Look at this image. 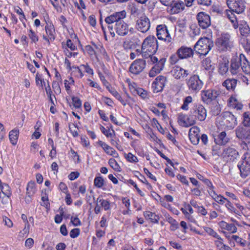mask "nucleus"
Masks as SVG:
<instances>
[{"label":"nucleus","instance_id":"obj_28","mask_svg":"<svg viewBox=\"0 0 250 250\" xmlns=\"http://www.w3.org/2000/svg\"><path fill=\"white\" fill-rule=\"evenodd\" d=\"M45 31L50 41H53L55 38V31L54 26L51 24H47L45 26Z\"/></svg>","mask_w":250,"mask_h":250},{"label":"nucleus","instance_id":"obj_54","mask_svg":"<svg viewBox=\"0 0 250 250\" xmlns=\"http://www.w3.org/2000/svg\"><path fill=\"white\" fill-rule=\"evenodd\" d=\"M30 38L32 40V42H36L38 41V37L36 34L32 30H30V34H29Z\"/></svg>","mask_w":250,"mask_h":250},{"label":"nucleus","instance_id":"obj_47","mask_svg":"<svg viewBox=\"0 0 250 250\" xmlns=\"http://www.w3.org/2000/svg\"><path fill=\"white\" fill-rule=\"evenodd\" d=\"M232 239L234 240L237 243H239L242 246L244 247L246 245V241L237 235H232Z\"/></svg>","mask_w":250,"mask_h":250},{"label":"nucleus","instance_id":"obj_13","mask_svg":"<svg viewBox=\"0 0 250 250\" xmlns=\"http://www.w3.org/2000/svg\"><path fill=\"white\" fill-rule=\"evenodd\" d=\"M150 27V21L145 15H142L137 21L136 27L140 32L146 33L149 30Z\"/></svg>","mask_w":250,"mask_h":250},{"label":"nucleus","instance_id":"obj_63","mask_svg":"<svg viewBox=\"0 0 250 250\" xmlns=\"http://www.w3.org/2000/svg\"><path fill=\"white\" fill-rule=\"evenodd\" d=\"M79 176V173L78 172H71L68 175V178L70 180H74Z\"/></svg>","mask_w":250,"mask_h":250},{"label":"nucleus","instance_id":"obj_26","mask_svg":"<svg viewBox=\"0 0 250 250\" xmlns=\"http://www.w3.org/2000/svg\"><path fill=\"white\" fill-rule=\"evenodd\" d=\"M99 145L102 147L104 151L109 155H112L114 157H116V154L118 155L115 150L106 144L104 142L101 141L98 142Z\"/></svg>","mask_w":250,"mask_h":250},{"label":"nucleus","instance_id":"obj_17","mask_svg":"<svg viewBox=\"0 0 250 250\" xmlns=\"http://www.w3.org/2000/svg\"><path fill=\"white\" fill-rule=\"evenodd\" d=\"M197 18L199 26L203 29H206L210 25V17L204 12L198 13Z\"/></svg>","mask_w":250,"mask_h":250},{"label":"nucleus","instance_id":"obj_46","mask_svg":"<svg viewBox=\"0 0 250 250\" xmlns=\"http://www.w3.org/2000/svg\"><path fill=\"white\" fill-rule=\"evenodd\" d=\"M188 136L191 142L193 145H196L199 143L200 138V135H188Z\"/></svg>","mask_w":250,"mask_h":250},{"label":"nucleus","instance_id":"obj_9","mask_svg":"<svg viewBox=\"0 0 250 250\" xmlns=\"http://www.w3.org/2000/svg\"><path fill=\"white\" fill-rule=\"evenodd\" d=\"M156 35L159 40L167 42H170L172 41V38L165 24L158 25L156 27Z\"/></svg>","mask_w":250,"mask_h":250},{"label":"nucleus","instance_id":"obj_3","mask_svg":"<svg viewBox=\"0 0 250 250\" xmlns=\"http://www.w3.org/2000/svg\"><path fill=\"white\" fill-rule=\"evenodd\" d=\"M148 50H143L142 49V55L144 58L148 59L147 62L155 64L154 66L151 69L149 75L150 77L155 76L159 73L163 69L166 62V58H162L159 60L158 59L153 56V53L149 54Z\"/></svg>","mask_w":250,"mask_h":250},{"label":"nucleus","instance_id":"obj_23","mask_svg":"<svg viewBox=\"0 0 250 250\" xmlns=\"http://www.w3.org/2000/svg\"><path fill=\"white\" fill-rule=\"evenodd\" d=\"M229 61L227 59H223L219 63L218 72L219 74L224 75L229 70Z\"/></svg>","mask_w":250,"mask_h":250},{"label":"nucleus","instance_id":"obj_16","mask_svg":"<svg viewBox=\"0 0 250 250\" xmlns=\"http://www.w3.org/2000/svg\"><path fill=\"white\" fill-rule=\"evenodd\" d=\"M167 81L166 77L160 75L158 76L152 84V88L155 93L162 91Z\"/></svg>","mask_w":250,"mask_h":250},{"label":"nucleus","instance_id":"obj_19","mask_svg":"<svg viewBox=\"0 0 250 250\" xmlns=\"http://www.w3.org/2000/svg\"><path fill=\"white\" fill-rule=\"evenodd\" d=\"M171 72L172 75L177 79L185 78L189 74L188 70L178 66L173 67Z\"/></svg>","mask_w":250,"mask_h":250},{"label":"nucleus","instance_id":"obj_43","mask_svg":"<svg viewBox=\"0 0 250 250\" xmlns=\"http://www.w3.org/2000/svg\"><path fill=\"white\" fill-rule=\"evenodd\" d=\"M243 124L244 126H250V115L248 113L245 112L243 114Z\"/></svg>","mask_w":250,"mask_h":250},{"label":"nucleus","instance_id":"obj_38","mask_svg":"<svg viewBox=\"0 0 250 250\" xmlns=\"http://www.w3.org/2000/svg\"><path fill=\"white\" fill-rule=\"evenodd\" d=\"M192 101V98L190 96L187 97L184 100V104L181 106V108L183 110H187L188 109V104Z\"/></svg>","mask_w":250,"mask_h":250},{"label":"nucleus","instance_id":"obj_35","mask_svg":"<svg viewBox=\"0 0 250 250\" xmlns=\"http://www.w3.org/2000/svg\"><path fill=\"white\" fill-rule=\"evenodd\" d=\"M204 229L209 235L217 239H219L220 238V236L216 232L213 230V229H212L211 228L209 227H204Z\"/></svg>","mask_w":250,"mask_h":250},{"label":"nucleus","instance_id":"obj_60","mask_svg":"<svg viewBox=\"0 0 250 250\" xmlns=\"http://www.w3.org/2000/svg\"><path fill=\"white\" fill-rule=\"evenodd\" d=\"M179 59L178 56H177L176 55H172L169 59L170 63L171 64H175L179 60Z\"/></svg>","mask_w":250,"mask_h":250},{"label":"nucleus","instance_id":"obj_15","mask_svg":"<svg viewBox=\"0 0 250 250\" xmlns=\"http://www.w3.org/2000/svg\"><path fill=\"white\" fill-rule=\"evenodd\" d=\"M235 132L237 138L250 142V126H239L236 129Z\"/></svg>","mask_w":250,"mask_h":250},{"label":"nucleus","instance_id":"obj_27","mask_svg":"<svg viewBox=\"0 0 250 250\" xmlns=\"http://www.w3.org/2000/svg\"><path fill=\"white\" fill-rule=\"evenodd\" d=\"M19 134V131L18 129H14L10 131L9 133V138L11 143L15 146L17 144L18 137Z\"/></svg>","mask_w":250,"mask_h":250},{"label":"nucleus","instance_id":"obj_11","mask_svg":"<svg viewBox=\"0 0 250 250\" xmlns=\"http://www.w3.org/2000/svg\"><path fill=\"white\" fill-rule=\"evenodd\" d=\"M191 114L200 121H204L207 117V110L201 104H196L191 109Z\"/></svg>","mask_w":250,"mask_h":250},{"label":"nucleus","instance_id":"obj_7","mask_svg":"<svg viewBox=\"0 0 250 250\" xmlns=\"http://www.w3.org/2000/svg\"><path fill=\"white\" fill-rule=\"evenodd\" d=\"M238 167L240 170L241 176L242 178H245L250 174V154L245 153L242 161L238 165Z\"/></svg>","mask_w":250,"mask_h":250},{"label":"nucleus","instance_id":"obj_34","mask_svg":"<svg viewBox=\"0 0 250 250\" xmlns=\"http://www.w3.org/2000/svg\"><path fill=\"white\" fill-rule=\"evenodd\" d=\"M229 103L230 106L234 108H235L237 110H241L242 109L243 105L241 103L238 102L236 99L232 98H230Z\"/></svg>","mask_w":250,"mask_h":250},{"label":"nucleus","instance_id":"obj_64","mask_svg":"<svg viewBox=\"0 0 250 250\" xmlns=\"http://www.w3.org/2000/svg\"><path fill=\"white\" fill-rule=\"evenodd\" d=\"M88 21H89V24L92 26L94 27L95 26V25L96 24V21L95 17L94 15L90 16L89 17V19H88Z\"/></svg>","mask_w":250,"mask_h":250},{"label":"nucleus","instance_id":"obj_25","mask_svg":"<svg viewBox=\"0 0 250 250\" xmlns=\"http://www.w3.org/2000/svg\"><path fill=\"white\" fill-rule=\"evenodd\" d=\"M219 224L222 229L227 230L232 233H234L237 231V229L234 224H229L224 221H222L219 222Z\"/></svg>","mask_w":250,"mask_h":250},{"label":"nucleus","instance_id":"obj_32","mask_svg":"<svg viewBox=\"0 0 250 250\" xmlns=\"http://www.w3.org/2000/svg\"><path fill=\"white\" fill-rule=\"evenodd\" d=\"M35 183L34 182H29L26 188V195H29V196H33L35 193Z\"/></svg>","mask_w":250,"mask_h":250},{"label":"nucleus","instance_id":"obj_24","mask_svg":"<svg viewBox=\"0 0 250 250\" xmlns=\"http://www.w3.org/2000/svg\"><path fill=\"white\" fill-rule=\"evenodd\" d=\"M237 80L235 79H228L223 83L222 85L225 87L228 90L233 91L237 85Z\"/></svg>","mask_w":250,"mask_h":250},{"label":"nucleus","instance_id":"obj_59","mask_svg":"<svg viewBox=\"0 0 250 250\" xmlns=\"http://www.w3.org/2000/svg\"><path fill=\"white\" fill-rule=\"evenodd\" d=\"M133 45V42L129 41H125L123 42V47L125 49H131Z\"/></svg>","mask_w":250,"mask_h":250},{"label":"nucleus","instance_id":"obj_6","mask_svg":"<svg viewBox=\"0 0 250 250\" xmlns=\"http://www.w3.org/2000/svg\"><path fill=\"white\" fill-rule=\"evenodd\" d=\"M221 91L215 89H208L201 91V99L202 101L208 104L218 101L217 98L220 96Z\"/></svg>","mask_w":250,"mask_h":250},{"label":"nucleus","instance_id":"obj_33","mask_svg":"<svg viewBox=\"0 0 250 250\" xmlns=\"http://www.w3.org/2000/svg\"><path fill=\"white\" fill-rule=\"evenodd\" d=\"M0 189L2 193L5 196L10 197L11 196L10 188L8 184L3 183L2 185H1Z\"/></svg>","mask_w":250,"mask_h":250},{"label":"nucleus","instance_id":"obj_29","mask_svg":"<svg viewBox=\"0 0 250 250\" xmlns=\"http://www.w3.org/2000/svg\"><path fill=\"white\" fill-rule=\"evenodd\" d=\"M185 4L183 1L179 0L176 1L174 3H173V4L171 6L172 7V10L174 13H178L181 10H184L185 8Z\"/></svg>","mask_w":250,"mask_h":250},{"label":"nucleus","instance_id":"obj_5","mask_svg":"<svg viewBox=\"0 0 250 250\" xmlns=\"http://www.w3.org/2000/svg\"><path fill=\"white\" fill-rule=\"evenodd\" d=\"M216 46L222 51H226L233 46V42L230 40V35L227 33H223L217 38L215 42Z\"/></svg>","mask_w":250,"mask_h":250},{"label":"nucleus","instance_id":"obj_12","mask_svg":"<svg viewBox=\"0 0 250 250\" xmlns=\"http://www.w3.org/2000/svg\"><path fill=\"white\" fill-rule=\"evenodd\" d=\"M187 85L189 90L197 92L202 88L203 83L198 75H194L189 78Z\"/></svg>","mask_w":250,"mask_h":250},{"label":"nucleus","instance_id":"obj_2","mask_svg":"<svg viewBox=\"0 0 250 250\" xmlns=\"http://www.w3.org/2000/svg\"><path fill=\"white\" fill-rule=\"evenodd\" d=\"M241 70L246 74L250 76V62L243 54H240L239 57L231 59L230 71L231 74L235 75Z\"/></svg>","mask_w":250,"mask_h":250},{"label":"nucleus","instance_id":"obj_53","mask_svg":"<svg viewBox=\"0 0 250 250\" xmlns=\"http://www.w3.org/2000/svg\"><path fill=\"white\" fill-rule=\"evenodd\" d=\"M199 128L197 126H193L190 128L188 135H199Z\"/></svg>","mask_w":250,"mask_h":250},{"label":"nucleus","instance_id":"obj_44","mask_svg":"<svg viewBox=\"0 0 250 250\" xmlns=\"http://www.w3.org/2000/svg\"><path fill=\"white\" fill-rule=\"evenodd\" d=\"M72 100L73 106L76 108H79L81 107L82 101L80 99V98H79L77 97L73 96L72 97Z\"/></svg>","mask_w":250,"mask_h":250},{"label":"nucleus","instance_id":"obj_10","mask_svg":"<svg viewBox=\"0 0 250 250\" xmlns=\"http://www.w3.org/2000/svg\"><path fill=\"white\" fill-rule=\"evenodd\" d=\"M227 4L231 11L237 14L242 13L245 9L243 0H227Z\"/></svg>","mask_w":250,"mask_h":250},{"label":"nucleus","instance_id":"obj_1","mask_svg":"<svg viewBox=\"0 0 250 250\" xmlns=\"http://www.w3.org/2000/svg\"><path fill=\"white\" fill-rule=\"evenodd\" d=\"M126 17V12L122 11L119 12H115L113 14L107 17L105 19V21L108 25V28L110 30V34L114 37L115 33L121 36H125L129 32V25L123 20Z\"/></svg>","mask_w":250,"mask_h":250},{"label":"nucleus","instance_id":"obj_20","mask_svg":"<svg viewBox=\"0 0 250 250\" xmlns=\"http://www.w3.org/2000/svg\"><path fill=\"white\" fill-rule=\"evenodd\" d=\"M238 155V152L232 147H229L224 149L222 156L228 160H234Z\"/></svg>","mask_w":250,"mask_h":250},{"label":"nucleus","instance_id":"obj_14","mask_svg":"<svg viewBox=\"0 0 250 250\" xmlns=\"http://www.w3.org/2000/svg\"><path fill=\"white\" fill-rule=\"evenodd\" d=\"M146 61L143 59H137L134 61L130 65L129 71L135 75L139 74L146 67Z\"/></svg>","mask_w":250,"mask_h":250},{"label":"nucleus","instance_id":"obj_30","mask_svg":"<svg viewBox=\"0 0 250 250\" xmlns=\"http://www.w3.org/2000/svg\"><path fill=\"white\" fill-rule=\"evenodd\" d=\"M221 111V107L220 104H219L218 101H215L212 102L211 106V112L214 116H217L219 115Z\"/></svg>","mask_w":250,"mask_h":250},{"label":"nucleus","instance_id":"obj_21","mask_svg":"<svg viewBox=\"0 0 250 250\" xmlns=\"http://www.w3.org/2000/svg\"><path fill=\"white\" fill-rule=\"evenodd\" d=\"M223 117L227 126L233 128L237 124L236 118L229 112H225Z\"/></svg>","mask_w":250,"mask_h":250},{"label":"nucleus","instance_id":"obj_37","mask_svg":"<svg viewBox=\"0 0 250 250\" xmlns=\"http://www.w3.org/2000/svg\"><path fill=\"white\" fill-rule=\"evenodd\" d=\"M239 30L242 36L246 37L249 34L250 30L247 25H243L239 27Z\"/></svg>","mask_w":250,"mask_h":250},{"label":"nucleus","instance_id":"obj_58","mask_svg":"<svg viewBox=\"0 0 250 250\" xmlns=\"http://www.w3.org/2000/svg\"><path fill=\"white\" fill-rule=\"evenodd\" d=\"M71 222L75 226H80L81 224L80 220L77 217H71Z\"/></svg>","mask_w":250,"mask_h":250},{"label":"nucleus","instance_id":"obj_55","mask_svg":"<svg viewBox=\"0 0 250 250\" xmlns=\"http://www.w3.org/2000/svg\"><path fill=\"white\" fill-rule=\"evenodd\" d=\"M216 197H214V200L220 204H224L225 201L227 200V199L224 198L221 195L216 196Z\"/></svg>","mask_w":250,"mask_h":250},{"label":"nucleus","instance_id":"obj_31","mask_svg":"<svg viewBox=\"0 0 250 250\" xmlns=\"http://www.w3.org/2000/svg\"><path fill=\"white\" fill-rule=\"evenodd\" d=\"M193 117L194 116L191 114V115H190L186 121L181 118L180 121L183 122V126L185 127H189L194 125L196 123L195 120L196 119H195V117L193 118Z\"/></svg>","mask_w":250,"mask_h":250},{"label":"nucleus","instance_id":"obj_51","mask_svg":"<svg viewBox=\"0 0 250 250\" xmlns=\"http://www.w3.org/2000/svg\"><path fill=\"white\" fill-rule=\"evenodd\" d=\"M45 91H46L47 97H48V98L49 99V101L51 102V104L53 105H55V104H54V101L53 100L52 95H51L52 91H51V88H50L49 84L48 85V87L45 88Z\"/></svg>","mask_w":250,"mask_h":250},{"label":"nucleus","instance_id":"obj_40","mask_svg":"<svg viewBox=\"0 0 250 250\" xmlns=\"http://www.w3.org/2000/svg\"><path fill=\"white\" fill-rule=\"evenodd\" d=\"M94 184L97 188H101L104 184V180L102 177H96L94 179Z\"/></svg>","mask_w":250,"mask_h":250},{"label":"nucleus","instance_id":"obj_41","mask_svg":"<svg viewBox=\"0 0 250 250\" xmlns=\"http://www.w3.org/2000/svg\"><path fill=\"white\" fill-rule=\"evenodd\" d=\"M100 130L107 137H112L113 135L115 134V131L114 130H112V132L108 129H106L103 126L101 125L100 127Z\"/></svg>","mask_w":250,"mask_h":250},{"label":"nucleus","instance_id":"obj_61","mask_svg":"<svg viewBox=\"0 0 250 250\" xmlns=\"http://www.w3.org/2000/svg\"><path fill=\"white\" fill-rule=\"evenodd\" d=\"M85 48L86 51L89 55L92 56L95 54V51L91 46L86 45Z\"/></svg>","mask_w":250,"mask_h":250},{"label":"nucleus","instance_id":"obj_49","mask_svg":"<svg viewBox=\"0 0 250 250\" xmlns=\"http://www.w3.org/2000/svg\"><path fill=\"white\" fill-rule=\"evenodd\" d=\"M80 232V230L79 229H73L70 232V236L72 238H76L79 235Z\"/></svg>","mask_w":250,"mask_h":250},{"label":"nucleus","instance_id":"obj_57","mask_svg":"<svg viewBox=\"0 0 250 250\" xmlns=\"http://www.w3.org/2000/svg\"><path fill=\"white\" fill-rule=\"evenodd\" d=\"M81 67H83L86 73L91 75L93 74V71L92 69L87 64H86V65L82 64L81 65Z\"/></svg>","mask_w":250,"mask_h":250},{"label":"nucleus","instance_id":"obj_48","mask_svg":"<svg viewBox=\"0 0 250 250\" xmlns=\"http://www.w3.org/2000/svg\"><path fill=\"white\" fill-rule=\"evenodd\" d=\"M136 93L140 96L142 98L145 99L147 96V91L141 88H138L135 89Z\"/></svg>","mask_w":250,"mask_h":250},{"label":"nucleus","instance_id":"obj_52","mask_svg":"<svg viewBox=\"0 0 250 250\" xmlns=\"http://www.w3.org/2000/svg\"><path fill=\"white\" fill-rule=\"evenodd\" d=\"M126 159L130 162H137L138 159L136 156L133 155L131 153H128L126 157Z\"/></svg>","mask_w":250,"mask_h":250},{"label":"nucleus","instance_id":"obj_62","mask_svg":"<svg viewBox=\"0 0 250 250\" xmlns=\"http://www.w3.org/2000/svg\"><path fill=\"white\" fill-rule=\"evenodd\" d=\"M101 206L104 208L105 210H108L110 208L109 202L107 200H104L102 201Z\"/></svg>","mask_w":250,"mask_h":250},{"label":"nucleus","instance_id":"obj_8","mask_svg":"<svg viewBox=\"0 0 250 250\" xmlns=\"http://www.w3.org/2000/svg\"><path fill=\"white\" fill-rule=\"evenodd\" d=\"M158 47V42L154 36L149 35L143 41L142 44V49L148 50L149 53L155 52Z\"/></svg>","mask_w":250,"mask_h":250},{"label":"nucleus","instance_id":"obj_18","mask_svg":"<svg viewBox=\"0 0 250 250\" xmlns=\"http://www.w3.org/2000/svg\"><path fill=\"white\" fill-rule=\"evenodd\" d=\"M177 54L180 59H187L193 55V50L190 47L182 46L177 50Z\"/></svg>","mask_w":250,"mask_h":250},{"label":"nucleus","instance_id":"obj_50","mask_svg":"<svg viewBox=\"0 0 250 250\" xmlns=\"http://www.w3.org/2000/svg\"><path fill=\"white\" fill-rule=\"evenodd\" d=\"M52 88L56 93L60 94L61 92V88L59 85V83L56 81H54L52 83Z\"/></svg>","mask_w":250,"mask_h":250},{"label":"nucleus","instance_id":"obj_39","mask_svg":"<svg viewBox=\"0 0 250 250\" xmlns=\"http://www.w3.org/2000/svg\"><path fill=\"white\" fill-rule=\"evenodd\" d=\"M233 12L230 9V10H226L225 11L226 15L232 23H234L236 21V18Z\"/></svg>","mask_w":250,"mask_h":250},{"label":"nucleus","instance_id":"obj_56","mask_svg":"<svg viewBox=\"0 0 250 250\" xmlns=\"http://www.w3.org/2000/svg\"><path fill=\"white\" fill-rule=\"evenodd\" d=\"M128 182L130 184L132 185L137 190L138 193L142 196H144V193L142 192V191L139 189V188L137 187L136 184L132 180L130 179L128 181Z\"/></svg>","mask_w":250,"mask_h":250},{"label":"nucleus","instance_id":"obj_36","mask_svg":"<svg viewBox=\"0 0 250 250\" xmlns=\"http://www.w3.org/2000/svg\"><path fill=\"white\" fill-rule=\"evenodd\" d=\"M108 163L110 166L117 171H121V167L116 161L113 158L109 160Z\"/></svg>","mask_w":250,"mask_h":250},{"label":"nucleus","instance_id":"obj_4","mask_svg":"<svg viewBox=\"0 0 250 250\" xmlns=\"http://www.w3.org/2000/svg\"><path fill=\"white\" fill-rule=\"evenodd\" d=\"M213 46V42L210 39L201 38L195 44L194 49L199 54L207 55Z\"/></svg>","mask_w":250,"mask_h":250},{"label":"nucleus","instance_id":"obj_45","mask_svg":"<svg viewBox=\"0 0 250 250\" xmlns=\"http://www.w3.org/2000/svg\"><path fill=\"white\" fill-rule=\"evenodd\" d=\"M135 175L136 177H137L138 179L143 183L146 184L147 185L151 187L150 185L148 183L147 181L144 177V176L142 175L139 171H135Z\"/></svg>","mask_w":250,"mask_h":250},{"label":"nucleus","instance_id":"obj_42","mask_svg":"<svg viewBox=\"0 0 250 250\" xmlns=\"http://www.w3.org/2000/svg\"><path fill=\"white\" fill-rule=\"evenodd\" d=\"M144 215L146 218L151 220L153 222L157 221L156 218V215L151 212L146 211L144 212Z\"/></svg>","mask_w":250,"mask_h":250},{"label":"nucleus","instance_id":"obj_22","mask_svg":"<svg viewBox=\"0 0 250 250\" xmlns=\"http://www.w3.org/2000/svg\"><path fill=\"white\" fill-rule=\"evenodd\" d=\"M229 141L225 131H222L214 137L215 143L218 145H225Z\"/></svg>","mask_w":250,"mask_h":250}]
</instances>
